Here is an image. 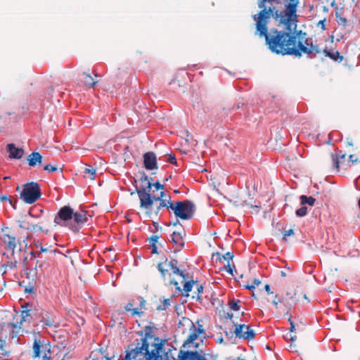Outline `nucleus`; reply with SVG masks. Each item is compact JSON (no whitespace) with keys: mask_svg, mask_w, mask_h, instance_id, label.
I'll list each match as a JSON object with an SVG mask.
<instances>
[{"mask_svg":"<svg viewBox=\"0 0 360 360\" xmlns=\"http://www.w3.org/2000/svg\"><path fill=\"white\" fill-rule=\"evenodd\" d=\"M299 0H258L259 11L252 15L255 34L264 38L268 49L274 53L300 57L302 53H319L317 46L297 41L292 30L297 27Z\"/></svg>","mask_w":360,"mask_h":360,"instance_id":"obj_1","label":"nucleus"},{"mask_svg":"<svg viewBox=\"0 0 360 360\" xmlns=\"http://www.w3.org/2000/svg\"><path fill=\"white\" fill-rule=\"evenodd\" d=\"M151 183H148L146 188L137 189L136 193L140 200V207L146 210V214L148 217H157L161 209L167 207L171 209L176 218L182 220H188L193 218L195 212V206L191 200L176 201L174 204L170 199H164V191L160 195H155L150 193Z\"/></svg>","mask_w":360,"mask_h":360,"instance_id":"obj_2","label":"nucleus"},{"mask_svg":"<svg viewBox=\"0 0 360 360\" xmlns=\"http://www.w3.org/2000/svg\"><path fill=\"white\" fill-rule=\"evenodd\" d=\"M146 335L148 333L146 332ZM151 345L148 341V338L146 336L140 340L136 345H131L129 350H127L126 355L122 360H162V356L160 353L162 352L163 345L159 342L158 339H154Z\"/></svg>","mask_w":360,"mask_h":360,"instance_id":"obj_3","label":"nucleus"},{"mask_svg":"<svg viewBox=\"0 0 360 360\" xmlns=\"http://www.w3.org/2000/svg\"><path fill=\"white\" fill-rule=\"evenodd\" d=\"M298 294H302V292L295 290L293 296L290 292H286L285 295H281L279 297L278 295H274L272 304L276 309H282L285 315H288L291 307L300 302V297H297Z\"/></svg>","mask_w":360,"mask_h":360,"instance_id":"obj_4","label":"nucleus"},{"mask_svg":"<svg viewBox=\"0 0 360 360\" xmlns=\"http://www.w3.org/2000/svg\"><path fill=\"white\" fill-rule=\"evenodd\" d=\"M41 196L40 185L34 181L24 184L20 193V198L27 204L34 203Z\"/></svg>","mask_w":360,"mask_h":360,"instance_id":"obj_5","label":"nucleus"},{"mask_svg":"<svg viewBox=\"0 0 360 360\" xmlns=\"http://www.w3.org/2000/svg\"><path fill=\"white\" fill-rule=\"evenodd\" d=\"M37 216L32 214L31 210H30L27 214L20 215L19 219L17 221L19 227L25 231H31V232H45L43 226L40 223H34L30 218H37ZM48 232V230L46 231V233Z\"/></svg>","mask_w":360,"mask_h":360,"instance_id":"obj_6","label":"nucleus"},{"mask_svg":"<svg viewBox=\"0 0 360 360\" xmlns=\"http://www.w3.org/2000/svg\"><path fill=\"white\" fill-rule=\"evenodd\" d=\"M179 324L187 326L189 328V334L186 340L188 343L193 342L198 339L200 335L205 333L203 326L199 321L193 323L190 319L184 317L179 322Z\"/></svg>","mask_w":360,"mask_h":360,"instance_id":"obj_7","label":"nucleus"},{"mask_svg":"<svg viewBox=\"0 0 360 360\" xmlns=\"http://www.w3.org/2000/svg\"><path fill=\"white\" fill-rule=\"evenodd\" d=\"M29 305L28 303L25 304V305L22 306V308L23 309L21 312V319L19 322H17L16 323H11L8 324V327L10 328L11 330V337L12 339H14L17 337V334L18 333V331L20 329H21L22 326L24 322H30V319L32 318V316L34 315L36 313V310L37 309H25Z\"/></svg>","mask_w":360,"mask_h":360,"instance_id":"obj_8","label":"nucleus"},{"mask_svg":"<svg viewBox=\"0 0 360 360\" xmlns=\"http://www.w3.org/2000/svg\"><path fill=\"white\" fill-rule=\"evenodd\" d=\"M178 261L172 259L169 261L166 259L164 262H160L158 264V269L160 272L162 277L165 278L167 276H170L172 273L179 275L184 278V273L180 271L177 266Z\"/></svg>","mask_w":360,"mask_h":360,"instance_id":"obj_9","label":"nucleus"},{"mask_svg":"<svg viewBox=\"0 0 360 360\" xmlns=\"http://www.w3.org/2000/svg\"><path fill=\"white\" fill-rule=\"evenodd\" d=\"M32 356L34 359L41 356L43 360H51L50 345L35 339L32 345ZM60 360H63V359Z\"/></svg>","mask_w":360,"mask_h":360,"instance_id":"obj_10","label":"nucleus"},{"mask_svg":"<svg viewBox=\"0 0 360 360\" xmlns=\"http://www.w3.org/2000/svg\"><path fill=\"white\" fill-rule=\"evenodd\" d=\"M32 356L34 359L41 356L43 360H51L50 345L35 339L32 345ZM60 360H63V359Z\"/></svg>","mask_w":360,"mask_h":360,"instance_id":"obj_11","label":"nucleus"},{"mask_svg":"<svg viewBox=\"0 0 360 360\" xmlns=\"http://www.w3.org/2000/svg\"><path fill=\"white\" fill-rule=\"evenodd\" d=\"M74 217V210L70 206H64L60 209L54 218L55 226H66L67 223Z\"/></svg>","mask_w":360,"mask_h":360,"instance_id":"obj_12","label":"nucleus"},{"mask_svg":"<svg viewBox=\"0 0 360 360\" xmlns=\"http://www.w3.org/2000/svg\"><path fill=\"white\" fill-rule=\"evenodd\" d=\"M87 212L85 210H80L74 212L72 217L73 221L70 223L69 228L74 232L77 233L80 229L87 222L88 217L86 216Z\"/></svg>","mask_w":360,"mask_h":360,"instance_id":"obj_13","label":"nucleus"},{"mask_svg":"<svg viewBox=\"0 0 360 360\" xmlns=\"http://www.w3.org/2000/svg\"><path fill=\"white\" fill-rule=\"evenodd\" d=\"M77 82L80 86L87 88H93L98 82L96 80L89 72L78 70Z\"/></svg>","mask_w":360,"mask_h":360,"instance_id":"obj_14","label":"nucleus"},{"mask_svg":"<svg viewBox=\"0 0 360 360\" xmlns=\"http://www.w3.org/2000/svg\"><path fill=\"white\" fill-rule=\"evenodd\" d=\"M213 257L216 258V260L219 262H226V264H224V269L226 270V271L231 276H233V269H235V265H231L230 262L233 258V254L231 252H227L224 255L221 254L220 252H215L212 255Z\"/></svg>","mask_w":360,"mask_h":360,"instance_id":"obj_15","label":"nucleus"},{"mask_svg":"<svg viewBox=\"0 0 360 360\" xmlns=\"http://www.w3.org/2000/svg\"><path fill=\"white\" fill-rule=\"evenodd\" d=\"M234 333L237 338L248 340H253L255 336V331L245 324L236 325Z\"/></svg>","mask_w":360,"mask_h":360,"instance_id":"obj_16","label":"nucleus"},{"mask_svg":"<svg viewBox=\"0 0 360 360\" xmlns=\"http://www.w3.org/2000/svg\"><path fill=\"white\" fill-rule=\"evenodd\" d=\"M34 316H38L41 319V322L46 326L56 328L58 323L56 321L55 316L42 309H37Z\"/></svg>","mask_w":360,"mask_h":360,"instance_id":"obj_17","label":"nucleus"},{"mask_svg":"<svg viewBox=\"0 0 360 360\" xmlns=\"http://www.w3.org/2000/svg\"><path fill=\"white\" fill-rule=\"evenodd\" d=\"M3 232V240L6 245V248L13 251L17 247L18 243L15 233L8 229L6 231L4 230Z\"/></svg>","mask_w":360,"mask_h":360,"instance_id":"obj_18","label":"nucleus"},{"mask_svg":"<svg viewBox=\"0 0 360 360\" xmlns=\"http://www.w3.org/2000/svg\"><path fill=\"white\" fill-rule=\"evenodd\" d=\"M184 230H181V231H174L173 233L171 235L172 243L174 245V252L180 251L184 246Z\"/></svg>","mask_w":360,"mask_h":360,"instance_id":"obj_19","label":"nucleus"},{"mask_svg":"<svg viewBox=\"0 0 360 360\" xmlns=\"http://www.w3.org/2000/svg\"><path fill=\"white\" fill-rule=\"evenodd\" d=\"M143 165L147 170L157 169L158 168L157 164L156 155L153 152H147L143 155Z\"/></svg>","mask_w":360,"mask_h":360,"instance_id":"obj_20","label":"nucleus"},{"mask_svg":"<svg viewBox=\"0 0 360 360\" xmlns=\"http://www.w3.org/2000/svg\"><path fill=\"white\" fill-rule=\"evenodd\" d=\"M179 360H206L198 352L180 350L178 354Z\"/></svg>","mask_w":360,"mask_h":360,"instance_id":"obj_21","label":"nucleus"},{"mask_svg":"<svg viewBox=\"0 0 360 360\" xmlns=\"http://www.w3.org/2000/svg\"><path fill=\"white\" fill-rule=\"evenodd\" d=\"M7 151L9 153V158L11 159H20L24 155V150L15 147L14 143L7 145Z\"/></svg>","mask_w":360,"mask_h":360,"instance_id":"obj_22","label":"nucleus"},{"mask_svg":"<svg viewBox=\"0 0 360 360\" xmlns=\"http://www.w3.org/2000/svg\"><path fill=\"white\" fill-rule=\"evenodd\" d=\"M346 157V154L339 152L338 153L331 154V160L333 170L340 172V165L342 161H344Z\"/></svg>","mask_w":360,"mask_h":360,"instance_id":"obj_23","label":"nucleus"},{"mask_svg":"<svg viewBox=\"0 0 360 360\" xmlns=\"http://www.w3.org/2000/svg\"><path fill=\"white\" fill-rule=\"evenodd\" d=\"M42 156L39 152H32L27 157L28 164L30 167H35L37 165H41Z\"/></svg>","mask_w":360,"mask_h":360,"instance_id":"obj_24","label":"nucleus"},{"mask_svg":"<svg viewBox=\"0 0 360 360\" xmlns=\"http://www.w3.org/2000/svg\"><path fill=\"white\" fill-rule=\"evenodd\" d=\"M323 53L326 56L329 57L332 60L338 62H341L343 60V56L340 54L338 51L335 50H327L326 49L323 50Z\"/></svg>","mask_w":360,"mask_h":360,"instance_id":"obj_25","label":"nucleus"},{"mask_svg":"<svg viewBox=\"0 0 360 360\" xmlns=\"http://www.w3.org/2000/svg\"><path fill=\"white\" fill-rule=\"evenodd\" d=\"M150 193L152 195H158L161 191H164V185L161 184L158 181L151 183Z\"/></svg>","mask_w":360,"mask_h":360,"instance_id":"obj_26","label":"nucleus"},{"mask_svg":"<svg viewBox=\"0 0 360 360\" xmlns=\"http://www.w3.org/2000/svg\"><path fill=\"white\" fill-rule=\"evenodd\" d=\"M300 200H301V204L302 205H304L306 204L310 205V206H313L316 202V199L311 196H307V195H302L300 196Z\"/></svg>","mask_w":360,"mask_h":360,"instance_id":"obj_27","label":"nucleus"},{"mask_svg":"<svg viewBox=\"0 0 360 360\" xmlns=\"http://www.w3.org/2000/svg\"><path fill=\"white\" fill-rule=\"evenodd\" d=\"M240 301L238 300H231L229 302V307L231 310L239 311L240 309Z\"/></svg>","mask_w":360,"mask_h":360,"instance_id":"obj_28","label":"nucleus"},{"mask_svg":"<svg viewBox=\"0 0 360 360\" xmlns=\"http://www.w3.org/2000/svg\"><path fill=\"white\" fill-rule=\"evenodd\" d=\"M152 181H153V178H149L144 172L143 173L142 176H141L140 178V181L143 184L145 183L146 185L145 186H142L140 188H138L137 186L136 187V191H137V189H141V188H146L148 185V183L150 182L152 183Z\"/></svg>","mask_w":360,"mask_h":360,"instance_id":"obj_29","label":"nucleus"},{"mask_svg":"<svg viewBox=\"0 0 360 360\" xmlns=\"http://www.w3.org/2000/svg\"><path fill=\"white\" fill-rule=\"evenodd\" d=\"M96 169L91 167H86L84 168V173L85 175L86 174H89V178L91 179V180H94L95 179V175H96Z\"/></svg>","mask_w":360,"mask_h":360,"instance_id":"obj_30","label":"nucleus"},{"mask_svg":"<svg viewBox=\"0 0 360 360\" xmlns=\"http://www.w3.org/2000/svg\"><path fill=\"white\" fill-rule=\"evenodd\" d=\"M16 264H17V262L16 261L11 262L10 263L8 262L6 264H3L1 266V269H0V271H2V275H4V274L6 273V268L7 267H9L11 269L15 268L16 267Z\"/></svg>","mask_w":360,"mask_h":360,"instance_id":"obj_31","label":"nucleus"},{"mask_svg":"<svg viewBox=\"0 0 360 360\" xmlns=\"http://www.w3.org/2000/svg\"><path fill=\"white\" fill-rule=\"evenodd\" d=\"M195 282L192 281H188V282H186L185 284L184 285V291L186 293V296H188V295L187 294L188 292L191 291L193 285H195Z\"/></svg>","mask_w":360,"mask_h":360,"instance_id":"obj_32","label":"nucleus"},{"mask_svg":"<svg viewBox=\"0 0 360 360\" xmlns=\"http://www.w3.org/2000/svg\"><path fill=\"white\" fill-rule=\"evenodd\" d=\"M195 285H196L197 292H195V295H193L192 297L196 300H199L200 299V294L202 292L203 287L198 282H195Z\"/></svg>","mask_w":360,"mask_h":360,"instance_id":"obj_33","label":"nucleus"},{"mask_svg":"<svg viewBox=\"0 0 360 360\" xmlns=\"http://www.w3.org/2000/svg\"><path fill=\"white\" fill-rule=\"evenodd\" d=\"M335 16H336V18H337V22H338L339 25H342L344 27H346L347 26V20L345 18L342 17L338 13H336Z\"/></svg>","mask_w":360,"mask_h":360,"instance_id":"obj_34","label":"nucleus"},{"mask_svg":"<svg viewBox=\"0 0 360 360\" xmlns=\"http://www.w3.org/2000/svg\"><path fill=\"white\" fill-rule=\"evenodd\" d=\"M170 306V300L165 299L161 304L157 307V309L159 311L165 310L168 307Z\"/></svg>","mask_w":360,"mask_h":360,"instance_id":"obj_35","label":"nucleus"},{"mask_svg":"<svg viewBox=\"0 0 360 360\" xmlns=\"http://www.w3.org/2000/svg\"><path fill=\"white\" fill-rule=\"evenodd\" d=\"M307 207L305 206H302V207H300L296 210L297 216L300 217L305 216L307 214Z\"/></svg>","mask_w":360,"mask_h":360,"instance_id":"obj_36","label":"nucleus"},{"mask_svg":"<svg viewBox=\"0 0 360 360\" xmlns=\"http://www.w3.org/2000/svg\"><path fill=\"white\" fill-rule=\"evenodd\" d=\"M24 291L25 293L34 294L35 292V288L34 287V285L32 284L31 283H29L27 285L25 286Z\"/></svg>","mask_w":360,"mask_h":360,"instance_id":"obj_37","label":"nucleus"},{"mask_svg":"<svg viewBox=\"0 0 360 360\" xmlns=\"http://www.w3.org/2000/svg\"><path fill=\"white\" fill-rule=\"evenodd\" d=\"M6 342L5 340L0 339V357L4 356L6 353L5 350Z\"/></svg>","mask_w":360,"mask_h":360,"instance_id":"obj_38","label":"nucleus"},{"mask_svg":"<svg viewBox=\"0 0 360 360\" xmlns=\"http://www.w3.org/2000/svg\"><path fill=\"white\" fill-rule=\"evenodd\" d=\"M44 169L49 172H53L58 170V167L56 165H52L51 164H47L44 166Z\"/></svg>","mask_w":360,"mask_h":360,"instance_id":"obj_39","label":"nucleus"},{"mask_svg":"<svg viewBox=\"0 0 360 360\" xmlns=\"http://www.w3.org/2000/svg\"><path fill=\"white\" fill-rule=\"evenodd\" d=\"M294 235V231L293 229H290L288 231H285L283 233V240H285V242H287V237L288 236H293Z\"/></svg>","mask_w":360,"mask_h":360,"instance_id":"obj_40","label":"nucleus"},{"mask_svg":"<svg viewBox=\"0 0 360 360\" xmlns=\"http://www.w3.org/2000/svg\"><path fill=\"white\" fill-rule=\"evenodd\" d=\"M158 239H159L158 236H156V235L152 236L150 239V243L151 245H156V243H158Z\"/></svg>","mask_w":360,"mask_h":360,"instance_id":"obj_41","label":"nucleus"},{"mask_svg":"<svg viewBox=\"0 0 360 360\" xmlns=\"http://www.w3.org/2000/svg\"><path fill=\"white\" fill-rule=\"evenodd\" d=\"M349 162H351L352 164H355L357 162H360L357 158H355L354 155H349L348 158Z\"/></svg>","mask_w":360,"mask_h":360,"instance_id":"obj_42","label":"nucleus"},{"mask_svg":"<svg viewBox=\"0 0 360 360\" xmlns=\"http://www.w3.org/2000/svg\"><path fill=\"white\" fill-rule=\"evenodd\" d=\"M167 161L172 164V165H175L176 164V159L175 158L174 155H169V157H168V159H167Z\"/></svg>","mask_w":360,"mask_h":360,"instance_id":"obj_43","label":"nucleus"},{"mask_svg":"<svg viewBox=\"0 0 360 360\" xmlns=\"http://www.w3.org/2000/svg\"><path fill=\"white\" fill-rule=\"evenodd\" d=\"M297 290H300V292H302V294H298V295H297V297H300V301H301L302 300H307V302H309V300H308V298H307V297L306 294H305V293H304V292H302V290H301L300 289H297Z\"/></svg>","mask_w":360,"mask_h":360,"instance_id":"obj_44","label":"nucleus"},{"mask_svg":"<svg viewBox=\"0 0 360 360\" xmlns=\"http://www.w3.org/2000/svg\"><path fill=\"white\" fill-rule=\"evenodd\" d=\"M0 201H7L10 204L12 203V201H11L10 197L7 196V195H0Z\"/></svg>","mask_w":360,"mask_h":360,"instance_id":"obj_45","label":"nucleus"},{"mask_svg":"<svg viewBox=\"0 0 360 360\" xmlns=\"http://www.w3.org/2000/svg\"><path fill=\"white\" fill-rule=\"evenodd\" d=\"M325 22H326V19L321 20L319 21V22L317 24V26L318 27H321L322 30H326Z\"/></svg>","mask_w":360,"mask_h":360,"instance_id":"obj_46","label":"nucleus"},{"mask_svg":"<svg viewBox=\"0 0 360 360\" xmlns=\"http://www.w3.org/2000/svg\"><path fill=\"white\" fill-rule=\"evenodd\" d=\"M130 311L132 316L140 315L143 313L142 311H140L137 308H132Z\"/></svg>","mask_w":360,"mask_h":360,"instance_id":"obj_47","label":"nucleus"},{"mask_svg":"<svg viewBox=\"0 0 360 360\" xmlns=\"http://www.w3.org/2000/svg\"><path fill=\"white\" fill-rule=\"evenodd\" d=\"M264 290L268 293V295H272L273 296L275 295L274 292L271 290L270 285L269 284H266L264 285Z\"/></svg>","mask_w":360,"mask_h":360,"instance_id":"obj_48","label":"nucleus"},{"mask_svg":"<svg viewBox=\"0 0 360 360\" xmlns=\"http://www.w3.org/2000/svg\"><path fill=\"white\" fill-rule=\"evenodd\" d=\"M169 283L171 285H174L176 286V288L179 290V291H181V288L179 286V283L177 281H170Z\"/></svg>","mask_w":360,"mask_h":360,"instance_id":"obj_49","label":"nucleus"},{"mask_svg":"<svg viewBox=\"0 0 360 360\" xmlns=\"http://www.w3.org/2000/svg\"><path fill=\"white\" fill-rule=\"evenodd\" d=\"M133 304L131 303V302H129L125 307H124V309L126 311H130L131 310V309L133 308Z\"/></svg>","mask_w":360,"mask_h":360,"instance_id":"obj_50","label":"nucleus"},{"mask_svg":"<svg viewBox=\"0 0 360 360\" xmlns=\"http://www.w3.org/2000/svg\"><path fill=\"white\" fill-rule=\"evenodd\" d=\"M261 283V281L258 278H255L252 281V285L255 286H258Z\"/></svg>","mask_w":360,"mask_h":360,"instance_id":"obj_51","label":"nucleus"},{"mask_svg":"<svg viewBox=\"0 0 360 360\" xmlns=\"http://www.w3.org/2000/svg\"><path fill=\"white\" fill-rule=\"evenodd\" d=\"M244 288L245 289H248V290H254L255 288V285H252V284H251V285H244Z\"/></svg>","mask_w":360,"mask_h":360,"instance_id":"obj_52","label":"nucleus"},{"mask_svg":"<svg viewBox=\"0 0 360 360\" xmlns=\"http://www.w3.org/2000/svg\"><path fill=\"white\" fill-rule=\"evenodd\" d=\"M153 249L151 250L152 254H157L158 253V248L156 245H152Z\"/></svg>","mask_w":360,"mask_h":360,"instance_id":"obj_53","label":"nucleus"},{"mask_svg":"<svg viewBox=\"0 0 360 360\" xmlns=\"http://www.w3.org/2000/svg\"><path fill=\"white\" fill-rule=\"evenodd\" d=\"M49 250V248H44V247H43V246H41L39 253H41V252H48Z\"/></svg>","mask_w":360,"mask_h":360,"instance_id":"obj_54","label":"nucleus"},{"mask_svg":"<svg viewBox=\"0 0 360 360\" xmlns=\"http://www.w3.org/2000/svg\"><path fill=\"white\" fill-rule=\"evenodd\" d=\"M1 286H0V292L3 290L4 287L6 286V281L2 280L1 282Z\"/></svg>","mask_w":360,"mask_h":360,"instance_id":"obj_55","label":"nucleus"},{"mask_svg":"<svg viewBox=\"0 0 360 360\" xmlns=\"http://www.w3.org/2000/svg\"><path fill=\"white\" fill-rule=\"evenodd\" d=\"M290 330V332H294L295 330V326L294 322H291Z\"/></svg>","mask_w":360,"mask_h":360,"instance_id":"obj_56","label":"nucleus"},{"mask_svg":"<svg viewBox=\"0 0 360 360\" xmlns=\"http://www.w3.org/2000/svg\"><path fill=\"white\" fill-rule=\"evenodd\" d=\"M297 340L296 335H292V334H290V340L293 342Z\"/></svg>","mask_w":360,"mask_h":360,"instance_id":"obj_57","label":"nucleus"},{"mask_svg":"<svg viewBox=\"0 0 360 360\" xmlns=\"http://www.w3.org/2000/svg\"><path fill=\"white\" fill-rule=\"evenodd\" d=\"M347 146H353L352 139H349V138L347 139Z\"/></svg>","mask_w":360,"mask_h":360,"instance_id":"obj_58","label":"nucleus"},{"mask_svg":"<svg viewBox=\"0 0 360 360\" xmlns=\"http://www.w3.org/2000/svg\"><path fill=\"white\" fill-rule=\"evenodd\" d=\"M290 347L291 349H294V351H295V352H297V349H295V348H296V345H295V344L291 343V344L290 345Z\"/></svg>","mask_w":360,"mask_h":360,"instance_id":"obj_59","label":"nucleus"},{"mask_svg":"<svg viewBox=\"0 0 360 360\" xmlns=\"http://www.w3.org/2000/svg\"><path fill=\"white\" fill-rule=\"evenodd\" d=\"M226 318L231 319L233 318V314L227 313Z\"/></svg>","mask_w":360,"mask_h":360,"instance_id":"obj_60","label":"nucleus"},{"mask_svg":"<svg viewBox=\"0 0 360 360\" xmlns=\"http://www.w3.org/2000/svg\"><path fill=\"white\" fill-rule=\"evenodd\" d=\"M330 6L332 7H335L336 6V3H335V0H333L331 4H330Z\"/></svg>","mask_w":360,"mask_h":360,"instance_id":"obj_61","label":"nucleus"},{"mask_svg":"<svg viewBox=\"0 0 360 360\" xmlns=\"http://www.w3.org/2000/svg\"><path fill=\"white\" fill-rule=\"evenodd\" d=\"M281 276H283V277H285V276H286V274H285V271H281Z\"/></svg>","mask_w":360,"mask_h":360,"instance_id":"obj_62","label":"nucleus"},{"mask_svg":"<svg viewBox=\"0 0 360 360\" xmlns=\"http://www.w3.org/2000/svg\"><path fill=\"white\" fill-rule=\"evenodd\" d=\"M288 321L290 322V325H291V322H293V321H292V317H291V316H290V317L288 318Z\"/></svg>","mask_w":360,"mask_h":360,"instance_id":"obj_63","label":"nucleus"},{"mask_svg":"<svg viewBox=\"0 0 360 360\" xmlns=\"http://www.w3.org/2000/svg\"><path fill=\"white\" fill-rule=\"evenodd\" d=\"M165 360H169V357L167 356V354H166V359ZM173 360H176V359L173 358Z\"/></svg>","mask_w":360,"mask_h":360,"instance_id":"obj_64","label":"nucleus"}]
</instances>
